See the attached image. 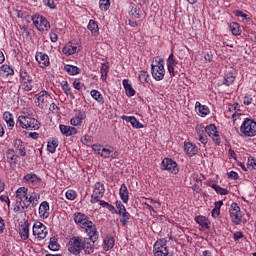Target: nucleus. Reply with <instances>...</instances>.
<instances>
[{"instance_id": "nucleus-1", "label": "nucleus", "mask_w": 256, "mask_h": 256, "mask_svg": "<svg viewBox=\"0 0 256 256\" xmlns=\"http://www.w3.org/2000/svg\"><path fill=\"white\" fill-rule=\"evenodd\" d=\"M73 219L76 225L81 227V229H85L86 233L93 232V237L95 236L97 226L93 224V222L91 221V219L88 218L87 215L81 212H76L73 214Z\"/></svg>"}, {"instance_id": "nucleus-5", "label": "nucleus", "mask_w": 256, "mask_h": 256, "mask_svg": "<svg viewBox=\"0 0 256 256\" xmlns=\"http://www.w3.org/2000/svg\"><path fill=\"white\" fill-rule=\"evenodd\" d=\"M151 73L156 81H163L165 77V62L163 59L159 58L155 61V64L151 65Z\"/></svg>"}, {"instance_id": "nucleus-24", "label": "nucleus", "mask_w": 256, "mask_h": 256, "mask_svg": "<svg viewBox=\"0 0 256 256\" xmlns=\"http://www.w3.org/2000/svg\"><path fill=\"white\" fill-rule=\"evenodd\" d=\"M120 199L123 203H129V190L125 184H122L119 190Z\"/></svg>"}, {"instance_id": "nucleus-19", "label": "nucleus", "mask_w": 256, "mask_h": 256, "mask_svg": "<svg viewBox=\"0 0 256 256\" xmlns=\"http://www.w3.org/2000/svg\"><path fill=\"white\" fill-rule=\"evenodd\" d=\"M29 191L28 188L26 187H20L17 189L16 191V197L18 199H20L19 201V205H21V202L25 199V201H27V199H29V194L27 193Z\"/></svg>"}, {"instance_id": "nucleus-64", "label": "nucleus", "mask_w": 256, "mask_h": 256, "mask_svg": "<svg viewBox=\"0 0 256 256\" xmlns=\"http://www.w3.org/2000/svg\"><path fill=\"white\" fill-rule=\"evenodd\" d=\"M50 40L52 41V43H57L58 37L56 33H50Z\"/></svg>"}, {"instance_id": "nucleus-13", "label": "nucleus", "mask_w": 256, "mask_h": 256, "mask_svg": "<svg viewBox=\"0 0 256 256\" xmlns=\"http://www.w3.org/2000/svg\"><path fill=\"white\" fill-rule=\"evenodd\" d=\"M205 132L213 139L216 145H219L221 143V137H219V132L217 131V127L215 126V124H210L206 126Z\"/></svg>"}, {"instance_id": "nucleus-61", "label": "nucleus", "mask_w": 256, "mask_h": 256, "mask_svg": "<svg viewBox=\"0 0 256 256\" xmlns=\"http://www.w3.org/2000/svg\"><path fill=\"white\" fill-rule=\"evenodd\" d=\"M168 67V71L171 77H175V75H177V72L175 71V66H167Z\"/></svg>"}, {"instance_id": "nucleus-22", "label": "nucleus", "mask_w": 256, "mask_h": 256, "mask_svg": "<svg viewBox=\"0 0 256 256\" xmlns=\"http://www.w3.org/2000/svg\"><path fill=\"white\" fill-rule=\"evenodd\" d=\"M195 221L203 229H209V227H211V222H209V219H207L205 216H196Z\"/></svg>"}, {"instance_id": "nucleus-36", "label": "nucleus", "mask_w": 256, "mask_h": 256, "mask_svg": "<svg viewBox=\"0 0 256 256\" xmlns=\"http://www.w3.org/2000/svg\"><path fill=\"white\" fill-rule=\"evenodd\" d=\"M230 31L234 35H241V26L237 22L230 23Z\"/></svg>"}, {"instance_id": "nucleus-58", "label": "nucleus", "mask_w": 256, "mask_h": 256, "mask_svg": "<svg viewBox=\"0 0 256 256\" xmlns=\"http://www.w3.org/2000/svg\"><path fill=\"white\" fill-rule=\"evenodd\" d=\"M248 168L256 169V160L254 158H249L247 163Z\"/></svg>"}, {"instance_id": "nucleus-15", "label": "nucleus", "mask_w": 256, "mask_h": 256, "mask_svg": "<svg viewBox=\"0 0 256 256\" xmlns=\"http://www.w3.org/2000/svg\"><path fill=\"white\" fill-rule=\"evenodd\" d=\"M19 235L23 241L29 239V221L24 220L22 224H19Z\"/></svg>"}, {"instance_id": "nucleus-51", "label": "nucleus", "mask_w": 256, "mask_h": 256, "mask_svg": "<svg viewBox=\"0 0 256 256\" xmlns=\"http://www.w3.org/2000/svg\"><path fill=\"white\" fill-rule=\"evenodd\" d=\"M130 123L132 127H135L136 129H143V124L137 121V118H135V116L132 117V120L130 121Z\"/></svg>"}, {"instance_id": "nucleus-50", "label": "nucleus", "mask_w": 256, "mask_h": 256, "mask_svg": "<svg viewBox=\"0 0 256 256\" xmlns=\"http://www.w3.org/2000/svg\"><path fill=\"white\" fill-rule=\"evenodd\" d=\"M148 77H149V74H147V72L141 71L139 73L138 79H139L140 83H147Z\"/></svg>"}, {"instance_id": "nucleus-2", "label": "nucleus", "mask_w": 256, "mask_h": 256, "mask_svg": "<svg viewBox=\"0 0 256 256\" xmlns=\"http://www.w3.org/2000/svg\"><path fill=\"white\" fill-rule=\"evenodd\" d=\"M88 238L82 237V251H84L85 255H91V253H95V242L99 239V232H86Z\"/></svg>"}, {"instance_id": "nucleus-49", "label": "nucleus", "mask_w": 256, "mask_h": 256, "mask_svg": "<svg viewBox=\"0 0 256 256\" xmlns=\"http://www.w3.org/2000/svg\"><path fill=\"white\" fill-rule=\"evenodd\" d=\"M167 66L176 67L177 66V60L175 59V56L173 53H171L167 59Z\"/></svg>"}, {"instance_id": "nucleus-20", "label": "nucleus", "mask_w": 256, "mask_h": 256, "mask_svg": "<svg viewBox=\"0 0 256 256\" xmlns=\"http://www.w3.org/2000/svg\"><path fill=\"white\" fill-rule=\"evenodd\" d=\"M39 215L43 219H47L50 215L49 213V202L44 201L39 206Z\"/></svg>"}, {"instance_id": "nucleus-34", "label": "nucleus", "mask_w": 256, "mask_h": 256, "mask_svg": "<svg viewBox=\"0 0 256 256\" xmlns=\"http://www.w3.org/2000/svg\"><path fill=\"white\" fill-rule=\"evenodd\" d=\"M91 97H93V99H95V101H97L98 103H101V105H103V103H105V100L103 99V95L101 94V92L97 91V90H92L90 92Z\"/></svg>"}, {"instance_id": "nucleus-16", "label": "nucleus", "mask_w": 256, "mask_h": 256, "mask_svg": "<svg viewBox=\"0 0 256 256\" xmlns=\"http://www.w3.org/2000/svg\"><path fill=\"white\" fill-rule=\"evenodd\" d=\"M35 57H36V61L39 63L42 69H45V67H48L49 56L47 54L43 52H37Z\"/></svg>"}, {"instance_id": "nucleus-42", "label": "nucleus", "mask_w": 256, "mask_h": 256, "mask_svg": "<svg viewBox=\"0 0 256 256\" xmlns=\"http://www.w3.org/2000/svg\"><path fill=\"white\" fill-rule=\"evenodd\" d=\"M25 181H28L30 183H40L41 182V178H38L37 175L35 174H27L26 176H24Z\"/></svg>"}, {"instance_id": "nucleus-9", "label": "nucleus", "mask_w": 256, "mask_h": 256, "mask_svg": "<svg viewBox=\"0 0 256 256\" xmlns=\"http://www.w3.org/2000/svg\"><path fill=\"white\" fill-rule=\"evenodd\" d=\"M32 21L38 31H49L51 28V24L47 21V18L43 16H34L32 17Z\"/></svg>"}, {"instance_id": "nucleus-59", "label": "nucleus", "mask_w": 256, "mask_h": 256, "mask_svg": "<svg viewBox=\"0 0 256 256\" xmlns=\"http://www.w3.org/2000/svg\"><path fill=\"white\" fill-rule=\"evenodd\" d=\"M228 177L234 181H237V179H239V174L235 171H231L228 173Z\"/></svg>"}, {"instance_id": "nucleus-44", "label": "nucleus", "mask_w": 256, "mask_h": 256, "mask_svg": "<svg viewBox=\"0 0 256 256\" xmlns=\"http://www.w3.org/2000/svg\"><path fill=\"white\" fill-rule=\"evenodd\" d=\"M88 29L89 31H91L92 34L99 32V26L97 25V22H95L94 20L89 21Z\"/></svg>"}, {"instance_id": "nucleus-57", "label": "nucleus", "mask_w": 256, "mask_h": 256, "mask_svg": "<svg viewBox=\"0 0 256 256\" xmlns=\"http://www.w3.org/2000/svg\"><path fill=\"white\" fill-rule=\"evenodd\" d=\"M13 211H14V213H24L25 212V211H23L21 204H19V201L16 202Z\"/></svg>"}, {"instance_id": "nucleus-62", "label": "nucleus", "mask_w": 256, "mask_h": 256, "mask_svg": "<svg viewBox=\"0 0 256 256\" xmlns=\"http://www.w3.org/2000/svg\"><path fill=\"white\" fill-rule=\"evenodd\" d=\"M251 103H253V97L245 96L244 97V105H251Z\"/></svg>"}, {"instance_id": "nucleus-32", "label": "nucleus", "mask_w": 256, "mask_h": 256, "mask_svg": "<svg viewBox=\"0 0 256 256\" xmlns=\"http://www.w3.org/2000/svg\"><path fill=\"white\" fill-rule=\"evenodd\" d=\"M129 15L134 19H141V8L139 6H132L131 10L129 11Z\"/></svg>"}, {"instance_id": "nucleus-10", "label": "nucleus", "mask_w": 256, "mask_h": 256, "mask_svg": "<svg viewBox=\"0 0 256 256\" xmlns=\"http://www.w3.org/2000/svg\"><path fill=\"white\" fill-rule=\"evenodd\" d=\"M47 226H45L41 222H36L33 225V235L37 237L39 241H42V239H45L47 237Z\"/></svg>"}, {"instance_id": "nucleus-60", "label": "nucleus", "mask_w": 256, "mask_h": 256, "mask_svg": "<svg viewBox=\"0 0 256 256\" xmlns=\"http://www.w3.org/2000/svg\"><path fill=\"white\" fill-rule=\"evenodd\" d=\"M245 237V235H243V232H236L233 235V239L235 241H239V239H243Z\"/></svg>"}, {"instance_id": "nucleus-37", "label": "nucleus", "mask_w": 256, "mask_h": 256, "mask_svg": "<svg viewBox=\"0 0 256 256\" xmlns=\"http://www.w3.org/2000/svg\"><path fill=\"white\" fill-rule=\"evenodd\" d=\"M59 247L60 246H59V243H57V238L51 237L48 245V249H50V251H59Z\"/></svg>"}, {"instance_id": "nucleus-47", "label": "nucleus", "mask_w": 256, "mask_h": 256, "mask_svg": "<svg viewBox=\"0 0 256 256\" xmlns=\"http://www.w3.org/2000/svg\"><path fill=\"white\" fill-rule=\"evenodd\" d=\"M99 5L102 11H107L111 7V2L109 0H100Z\"/></svg>"}, {"instance_id": "nucleus-40", "label": "nucleus", "mask_w": 256, "mask_h": 256, "mask_svg": "<svg viewBox=\"0 0 256 256\" xmlns=\"http://www.w3.org/2000/svg\"><path fill=\"white\" fill-rule=\"evenodd\" d=\"M7 159L10 160V163H17V159H19V156L15 155V150L8 149L6 152Z\"/></svg>"}, {"instance_id": "nucleus-46", "label": "nucleus", "mask_w": 256, "mask_h": 256, "mask_svg": "<svg viewBox=\"0 0 256 256\" xmlns=\"http://www.w3.org/2000/svg\"><path fill=\"white\" fill-rule=\"evenodd\" d=\"M39 199H41V195L39 193L32 192L30 193L26 201L27 203H33L34 201H39Z\"/></svg>"}, {"instance_id": "nucleus-4", "label": "nucleus", "mask_w": 256, "mask_h": 256, "mask_svg": "<svg viewBox=\"0 0 256 256\" xmlns=\"http://www.w3.org/2000/svg\"><path fill=\"white\" fill-rule=\"evenodd\" d=\"M17 125L22 127V129H28V131H37L40 127L39 121L29 116H19Z\"/></svg>"}, {"instance_id": "nucleus-31", "label": "nucleus", "mask_w": 256, "mask_h": 256, "mask_svg": "<svg viewBox=\"0 0 256 256\" xmlns=\"http://www.w3.org/2000/svg\"><path fill=\"white\" fill-rule=\"evenodd\" d=\"M83 119H85V113L80 112L78 116H76L70 120V123L74 127H77L83 123Z\"/></svg>"}, {"instance_id": "nucleus-23", "label": "nucleus", "mask_w": 256, "mask_h": 256, "mask_svg": "<svg viewBox=\"0 0 256 256\" xmlns=\"http://www.w3.org/2000/svg\"><path fill=\"white\" fill-rule=\"evenodd\" d=\"M14 147H15V149H17V151H19L20 157H25V155H27V152L25 150V143H23V141H21V139L15 140Z\"/></svg>"}, {"instance_id": "nucleus-39", "label": "nucleus", "mask_w": 256, "mask_h": 256, "mask_svg": "<svg viewBox=\"0 0 256 256\" xmlns=\"http://www.w3.org/2000/svg\"><path fill=\"white\" fill-rule=\"evenodd\" d=\"M211 187L216 191V193H218V195H229V190L222 188L217 184H212Z\"/></svg>"}, {"instance_id": "nucleus-28", "label": "nucleus", "mask_w": 256, "mask_h": 256, "mask_svg": "<svg viewBox=\"0 0 256 256\" xmlns=\"http://www.w3.org/2000/svg\"><path fill=\"white\" fill-rule=\"evenodd\" d=\"M123 86L128 97H133L135 95V89L129 84V80H123Z\"/></svg>"}, {"instance_id": "nucleus-8", "label": "nucleus", "mask_w": 256, "mask_h": 256, "mask_svg": "<svg viewBox=\"0 0 256 256\" xmlns=\"http://www.w3.org/2000/svg\"><path fill=\"white\" fill-rule=\"evenodd\" d=\"M154 256H168L169 249L167 248V240L161 239L155 242L153 246Z\"/></svg>"}, {"instance_id": "nucleus-30", "label": "nucleus", "mask_w": 256, "mask_h": 256, "mask_svg": "<svg viewBox=\"0 0 256 256\" xmlns=\"http://www.w3.org/2000/svg\"><path fill=\"white\" fill-rule=\"evenodd\" d=\"M64 71H66V73H68V75H79V73H81V69H79V67L73 66V65L64 66Z\"/></svg>"}, {"instance_id": "nucleus-7", "label": "nucleus", "mask_w": 256, "mask_h": 256, "mask_svg": "<svg viewBox=\"0 0 256 256\" xmlns=\"http://www.w3.org/2000/svg\"><path fill=\"white\" fill-rule=\"evenodd\" d=\"M230 218L234 225H241L243 221V216L241 215V208L239 204L233 202L229 209Z\"/></svg>"}, {"instance_id": "nucleus-33", "label": "nucleus", "mask_w": 256, "mask_h": 256, "mask_svg": "<svg viewBox=\"0 0 256 256\" xmlns=\"http://www.w3.org/2000/svg\"><path fill=\"white\" fill-rule=\"evenodd\" d=\"M113 247H115V239L113 237L104 240V251H110V249H113Z\"/></svg>"}, {"instance_id": "nucleus-25", "label": "nucleus", "mask_w": 256, "mask_h": 256, "mask_svg": "<svg viewBox=\"0 0 256 256\" xmlns=\"http://www.w3.org/2000/svg\"><path fill=\"white\" fill-rule=\"evenodd\" d=\"M93 193L95 195H99V197H103V195H105V185L101 182H96L94 185Z\"/></svg>"}, {"instance_id": "nucleus-43", "label": "nucleus", "mask_w": 256, "mask_h": 256, "mask_svg": "<svg viewBox=\"0 0 256 256\" xmlns=\"http://www.w3.org/2000/svg\"><path fill=\"white\" fill-rule=\"evenodd\" d=\"M62 89L66 95L70 96V99H75V95L73 94V92H71V87L69 86V83L64 82V84L62 85Z\"/></svg>"}, {"instance_id": "nucleus-18", "label": "nucleus", "mask_w": 256, "mask_h": 256, "mask_svg": "<svg viewBox=\"0 0 256 256\" xmlns=\"http://www.w3.org/2000/svg\"><path fill=\"white\" fill-rule=\"evenodd\" d=\"M59 128L62 135H65L66 137H71V135H77V129L75 127L61 124Z\"/></svg>"}, {"instance_id": "nucleus-35", "label": "nucleus", "mask_w": 256, "mask_h": 256, "mask_svg": "<svg viewBox=\"0 0 256 256\" xmlns=\"http://www.w3.org/2000/svg\"><path fill=\"white\" fill-rule=\"evenodd\" d=\"M121 219H120V223H122L123 227H125V225H127V223H129V219H131V214H129V212H127V210L123 211L121 214H118Z\"/></svg>"}, {"instance_id": "nucleus-14", "label": "nucleus", "mask_w": 256, "mask_h": 256, "mask_svg": "<svg viewBox=\"0 0 256 256\" xmlns=\"http://www.w3.org/2000/svg\"><path fill=\"white\" fill-rule=\"evenodd\" d=\"M118 155L119 152L114 147L108 146L103 147L101 157H104V159H116Z\"/></svg>"}, {"instance_id": "nucleus-45", "label": "nucleus", "mask_w": 256, "mask_h": 256, "mask_svg": "<svg viewBox=\"0 0 256 256\" xmlns=\"http://www.w3.org/2000/svg\"><path fill=\"white\" fill-rule=\"evenodd\" d=\"M100 73L102 81H105L107 79V73H109V65L102 64L100 68Z\"/></svg>"}, {"instance_id": "nucleus-63", "label": "nucleus", "mask_w": 256, "mask_h": 256, "mask_svg": "<svg viewBox=\"0 0 256 256\" xmlns=\"http://www.w3.org/2000/svg\"><path fill=\"white\" fill-rule=\"evenodd\" d=\"M219 215H221V210L214 208L212 210V217H214V219H217V217H219Z\"/></svg>"}, {"instance_id": "nucleus-29", "label": "nucleus", "mask_w": 256, "mask_h": 256, "mask_svg": "<svg viewBox=\"0 0 256 256\" xmlns=\"http://www.w3.org/2000/svg\"><path fill=\"white\" fill-rule=\"evenodd\" d=\"M20 78L22 83H32L33 82V76L29 75L27 73V70L21 69L20 70Z\"/></svg>"}, {"instance_id": "nucleus-21", "label": "nucleus", "mask_w": 256, "mask_h": 256, "mask_svg": "<svg viewBox=\"0 0 256 256\" xmlns=\"http://www.w3.org/2000/svg\"><path fill=\"white\" fill-rule=\"evenodd\" d=\"M195 109L198 111V115H200V117H207L210 113L209 107L202 105L201 102H196Z\"/></svg>"}, {"instance_id": "nucleus-41", "label": "nucleus", "mask_w": 256, "mask_h": 256, "mask_svg": "<svg viewBox=\"0 0 256 256\" xmlns=\"http://www.w3.org/2000/svg\"><path fill=\"white\" fill-rule=\"evenodd\" d=\"M235 83V76L232 74H226L223 79V85H226V87H229L230 85H233Z\"/></svg>"}, {"instance_id": "nucleus-52", "label": "nucleus", "mask_w": 256, "mask_h": 256, "mask_svg": "<svg viewBox=\"0 0 256 256\" xmlns=\"http://www.w3.org/2000/svg\"><path fill=\"white\" fill-rule=\"evenodd\" d=\"M92 149H93L94 152L97 153V155L101 156L102 153H103V146L102 145L94 144V145H92Z\"/></svg>"}, {"instance_id": "nucleus-6", "label": "nucleus", "mask_w": 256, "mask_h": 256, "mask_svg": "<svg viewBox=\"0 0 256 256\" xmlns=\"http://www.w3.org/2000/svg\"><path fill=\"white\" fill-rule=\"evenodd\" d=\"M83 247V237L73 236L68 242V251L72 255H79Z\"/></svg>"}, {"instance_id": "nucleus-12", "label": "nucleus", "mask_w": 256, "mask_h": 256, "mask_svg": "<svg viewBox=\"0 0 256 256\" xmlns=\"http://www.w3.org/2000/svg\"><path fill=\"white\" fill-rule=\"evenodd\" d=\"M52 99L53 98H51V95H49L47 91H41L37 97L38 107H40V109H43V107H47V105L51 103Z\"/></svg>"}, {"instance_id": "nucleus-38", "label": "nucleus", "mask_w": 256, "mask_h": 256, "mask_svg": "<svg viewBox=\"0 0 256 256\" xmlns=\"http://www.w3.org/2000/svg\"><path fill=\"white\" fill-rule=\"evenodd\" d=\"M57 147H59L57 140L48 141L47 151H49V153H55V151H57Z\"/></svg>"}, {"instance_id": "nucleus-53", "label": "nucleus", "mask_w": 256, "mask_h": 256, "mask_svg": "<svg viewBox=\"0 0 256 256\" xmlns=\"http://www.w3.org/2000/svg\"><path fill=\"white\" fill-rule=\"evenodd\" d=\"M116 207L118 209L117 215L123 213V211H127V209H125V205H123V203H121V201L116 202Z\"/></svg>"}, {"instance_id": "nucleus-54", "label": "nucleus", "mask_w": 256, "mask_h": 256, "mask_svg": "<svg viewBox=\"0 0 256 256\" xmlns=\"http://www.w3.org/2000/svg\"><path fill=\"white\" fill-rule=\"evenodd\" d=\"M73 87H74V89H76L77 91H81V90L83 89V87H85V84H83V83H81V82L75 80V81L73 82Z\"/></svg>"}, {"instance_id": "nucleus-3", "label": "nucleus", "mask_w": 256, "mask_h": 256, "mask_svg": "<svg viewBox=\"0 0 256 256\" xmlns=\"http://www.w3.org/2000/svg\"><path fill=\"white\" fill-rule=\"evenodd\" d=\"M241 137H255L256 135V122L251 118H245L240 126Z\"/></svg>"}, {"instance_id": "nucleus-27", "label": "nucleus", "mask_w": 256, "mask_h": 256, "mask_svg": "<svg viewBox=\"0 0 256 256\" xmlns=\"http://www.w3.org/2000/svg\"><path fill=\"white\" fill-rule=\"evenodd\" d=\"M3 119L7 123V126L10 127V129H13L15 127V120H13V114L10 112H4Z\"/></svg>"}, {"instance_id": "nucleus-55", "label": "nucleus", "mask_w": 256, "mask_h": 256, "mask_svg": "<svg viewBox=\"0 0 256 256\" xmlns=\"http://www.w3.org/2000/svg\"><path fill=\"white\" fill-rule=\"evenodd\" d=\"M234 15L236 16V17H242V19H243V21H247V14H245L243 11H241V10H235L234 11Z\"/></svg>"}, {"instance_id": "nucleus-26", "label": "nucleus", "mask_w": 256, "mask_h": 256, "mask_svg": "<svg viewBox=\"0 0 256 256\" xmlns=\"http://www.w3.org/2000/svg\"><path fill=\"white\" fill-rule=\"evenodd\" d=\"M62 53H64V55H75V53H77V46L68 43L63 47Z\"/></svg>"}, {"instance_id": "nucleus-11", "label": "nucleus", "mask_w": 256, "mask_h": 256, "mask_svg": "<svg viewBox=\"0 0 256 256\" xmlns=\"http://www.w3.org/2000/svg\"><path fill=\"white\" fill-rule=\"evenodd\" d=\"M162 169L169 171V173H173V175H177V173H179L177 162L173 161L171 158H165L162 161Z\"/></svg>"}, {"instance_id": "nucleus-48", "label": "nucleus", "mask_w": 256, "mask_h": 256, "mask_svg": "<svg viewBox=\"0 0 256 256\" xmlns=\"http://www.w3.org/2000/svg\"><path fill=\"white\" fill-rule=\"evenodd\" d=\"M66 199L69 201H75V199H77V192H75V190L66 191Z\"/></svg>"}, {"instance_id": "nucleus-17", "label": "nucleus", "mask_w": 256, "mask_h": 256, "mask_svg": "<svg viewBox=\"0 0 256 256\" xmlns=\"http://www.w3.org/2000/svg\"><path fill=\"white\" fill-rule=\"evenodd\" d=\"M184 151L186 155H189V157H193V155H197L199 148L191 142L184 143Z\"/></svg>"}, {"instance_id": "nucleus-56", "label": "nucleus", "mask_w": 256, "mask_h": 256, "mask_svg": "<svg viewBox=\"0 0 256 256\" xmlns=\"http://www.w3.org/2000/svg\"><path fill=\"white\" fill-rule=\"evenodd\" d=\"M103 196H99V194H95V193H92V196H91V203L95 204V203H99L100 199L102 198Z\"/></svg>"}]
</instances>
